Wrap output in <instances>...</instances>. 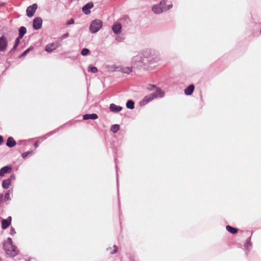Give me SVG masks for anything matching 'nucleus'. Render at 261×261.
Listing matches in <instances>:
<instances>
[{
  "label": "nucleus",
  "instance_id": "nucleus-6",
  "mask_svg": "<svg viewBox=\"0 0 261 261\" xmlns=\"http://www.w3.org/2000/svg\"><path fill=\"white\" fill-rule=\"evenodd\" d=\"M8 41L6 37L3 36L0 37V51H4L7 49Z\"/></svg>",
  "mask_w": 261,
  "mask_h": 261
},
{
  "label": "nucleus",
  "instance_id": "nucleus-35",
  "mask_svg": "<svg viewBox=\"0 0 261 261\" xmlns=\"http://www.w3.org/2000/svg\"><path fill=\"white\" fill-rule=\"evenodd\" d=\"M15 233H16V232H15V229L13 227H11V229H10V234L12 235H13Z\"/></svg>",
  "mask_w": 261,
  "mask_h": 261
},
{
  "label": "nucleus",
  "instance_id": "nucleus-1",
  "mask_svg": "<svg viewBox=\"0 0 261 261\" xmlns=\"http://www.w3.org/2000/svg\"><path fill=\"white\" fill-rule=\"evenodd\" d=\"M160 60L159 54L154 50L146 49L134 55L130 64L134 68H140L149 64L158 62Z\"/></svg>",
  "mask_w": 261,
  "mask_h": 261
},
{
  "label": "nucleus",
  "instance_id": "nucleus-17",
  "mask_svg": "<svg viewBox=\"0 0 261 261\" xmlns=\"http://www.w3.org/2000/svg\"><path fill=\"white\" fill-rule=\"evenodd\" d=\"M98 118V116L96 114H85L83 116L84 120H88V119H93L95 120Z\"/></svg>",
  "mask_w": 261,
  "mask_h": 261
},
{
  "label": "nucleus",
  "instance_id": "nucleus-11",
  "mask_svg": "<svg viewBox=\"0 0 261 261\" xmlns=\"http://www.w3.org/2000/svg\"><path fill=\"white\" fill-rule=\"evenodd\" d=\"M122 26L120 23H116L113 25L112 30L116 34H119L121 32Z\"/></svg>",
  "mask_w": 261,
  "mask_h": 261
},
{
  "label": "nucleus",
  "instance_id": "nucleus-3",
  "mask_svg": "<svg viewBox=\"0 0 261 261\" xmlns=\"http://www.w3.org/2000/svg\"><path fill=\"white\" fill-rule=\"evenodd\" d=\"M103 22L100 19H95L90 24L89 29L92 33H97L102 27Z\"/></svg>",
  "mask_w": 261,
  "mask_h": 261
},
{
  "label": "nucleus",
  "instance_id": "nucleus-40",
  "mask_svg": "<svg viewBox=\"0 0 261 261\" xmlns=\"http://www.w3.org/2000/svg\"><path fill=\"white\" fill-rule=\"evenodd\" d=\"M150 88H149V89L150 90H152L153 88H155V86H154V85H152L150 86Z\"/></svg>",
  "mask_w": 261,
  "mask_h": 261
},
{
  "label": "nucleus",
  "instance_id": "nucleus-26",
  "mask_svg": "<svg viewBox=\"0 0 261 261\" xmlns=\"http://www.w3.org/2000/svg\"><path fill=\"white\" fill-rule=\"evenodd\" d=\"M89 53H90V50L86 48H83L81 51V54H82V55H83L84 56L89 55Z\"/></svg>",
  "mask_w": 261,
  "mask_h": 261
},
{
  "label": "nucleus",
  "instance_id": "nucleus-16",
  "mask_svg": "<svg viewBox=\"0 0 261 261\" xmlns=\"http://www.w3.org/2000/svg\"><path fill=\"white\" fill-rule=\"evenodd\" d=\"M194 90V86L193 85H190L185 89V93L187 95H191L193 93Z\"/></svg>",
  "mask_w": 261,
  "mask_h": 261
},
{
  "label": "nucleus",
  "instance_id": "nucleus-41",
  "mask_svg": "<svg viewBox=\"0 0 261 261\" xmlns=\"http://www.w3.org/2000/svg\"><path fill=\"white\" fill-rule=\"evenodd\" d=\"M38 146V142H36V143L34 144V147L36 148V147H37Z\"/></svg>",
  "mask_w": 261,
  "mask_h": 261
},
{
  "label": "nucleus",
  "instance_id": "nucleus-37",
  "mask_svg": "<svg viewBox=\"0 0 261 261\" xmlns=\"http://www.w3.org/2000/svg\"><path fill=\"white\" fill-rule=\"evenodd\" d=\"M69 36V34L68 33H65L62 36V39L66 38Z\"/></svg>",
  "mask_w": 261,
  "mask_h": 261
},
{
  "label": "nucleus",
  "instance_id": "nucleus-22",
  "mask_svg": "<svg viewBox=\"0 0 261 261\" xmlns=\"http://www.w3.org/2000/svg\"><path fill=\"white\" fill-rule=\"evenodd\" d=\"M226 228L228 232L232 234H236L238 232L237 228L232 227L229 225L226 226Z\"/></svg>",
  "mask_w": 261,
  "mask_h": 261
},
{
  "label": "nucleus",
  "instance_id": "nucleus-42",
  "mask_svg": "<svg viewBox=\"0 0 261 261\" xmlns=\"http://www.w3.org/2000/svg\"><path fill=\"white\" fill-rule=\"evenodd\" d=\"M116 40H118V41H121L120 38L119 37H116Z\"/></svg>",
  "mask_w": 261,
  "mask_h": 261
},
{
  "label": "nucleus",
  "instance_id": "nucleus-30",
  "mask_svg": "<svg viewBox=\"0 0 261 261\" xmlns=\"http://www.w3.org/2000/svg\"><path fill=\"white\" fill-rule=\"evenodd\" d=\"M32 49V48L30 47L29 48H28L27 49H26L20 56V57H23V56H25Z\"/></svg>",
  "mask_w": 261,
  "mask_h": 261
},
{
  "label": "nucleus",
  "instance_id": "nucleus-7",
  "mask_svg": "<svg viewBox=\"0 0 261 261\" xmlns=\"http://www.w3.org/2000/svg\"><path fill=\"white\" fill-rule=\"evenodd\" d=\"M42 19L40 17H36L33 22V27L35 30H38L42 27Z\"/></svg>",
  "mask_w": 261,
  "mask_h": 261
},
{
  "label": "nucleus",
  "instance_id": "nucleus-4",
  "mask_svg": "<svg viewBox=\"0 0 261 261\" xmlns=\"http://www.w3.org/2000/svg\"><path fill=\"white\" fill-rule=\"evenodd\" d=\"M172 7V5L170 4L165 6V5H153L152 7V11L155 14H161L164 11H167L169 10Z\"/></svg>",
  "mask_w": 261,
  "mask_h": 261
},
{
  "label": "nucleus",
  "instance_id": "nucleus-5",
  "mask_svg": "<svg viewBox=\"0 0 261 261\" xmlns=\"http://www.w3.org/2000/svg\"><path fill=\"white\" fill-rule=\"evenodd\" d=\"M37 9V5L36 4H34L32 6L28 7L26 11L27 16L29 17H32Z\"/></svg>",
  "mask_w": 261,
  "mask_h": 261
},
{
  "label": "nucleus",
  "instance_id": "nucleus-36",
  "mask_svg": "<svg viewBox=\"0 0 261 261\" xmlns=\"http://www.w3.org/2000/svg\"><path fill=\"white\" fill-rule=\"evenodd\" d=\"M167 1V0H162V1H161V2H160V5H161V6L165 5V4H166Z\"/></svg>",
  "mask_w": 261,
  "mask_h": 261
},
{
  "label": "nucleus",
  "instance_id": "nucleus-44",
  "mask_svg": "<svg viewBox=\"0 0 261 261\" xmlns=\"http://www.w3.org/2000/svg\"><path fill=\"white\" fill-rule=\"evenodd\" d=\"M260 33H261V30H260Z\"/></svg>",
  "mask_w": 261,
  "mask_h": 261
},
{
  "label": "nucleus",
  "instance_id": "nucleus-27",
  "mask_svg": "<svg viewBox=\"0 0 261 261\" xmlns=\"http://www.w3.org/2000/svg\"><path fill=\"white\" fill-rule=\"evenodd\" d=\"M108 68H110L109 70H111V71L119 70V67H117L115 65H113L112 66L108 67Z\"/></svg>",
  "mask_w": 261,
  "mask_h": 261
},
{
  "label": "nucleus",
  "instance_id": "nucleus-12",
  "mask_svg": "<svg viewBox=\"0 0 261 261\" xmlns=\"http://www.w3.org/2000/svg\"><path fill=\"white\" fill-rule=\"evenodd\" d=\"M11 217H9L7 219L2 220V228L3 229L7 228L11 224Z\"/></svg>",
  "mask_w": 261,
  "mask_h": 261
},
{
  "label": "nucleus",
  "instance_id": "nucleus-43",
  "mask_svg": "<svg viewBox=\"0 0 261 261\" xmlns=\"http://www.w3.org/2000/svg\"><path fill=\"white\" fill-rule=\"evenodd\" d=\"M10 179H15V176L14 175H12L11 176V178H10Z\"/></svg>",
  "mask_w": 261,
  "mask_h": 261
},
{
  "label": "nucleus",
  "instance_id": "nucleus-25",
  "mask_svg": "<svg viewBox=\"0 0 261 261\" xmlns=\"http://www.w3.org/2000/svg\"><path fill=\"white\" fill-rule=\"evenodd\" d=\"M119 129V125L118 124H114L111 127V130L114 133H117Z\"/></svg>",
  "mask_w": 261,
  "mask_h": 261
},
{
  "label": "nucleus",
  "instance_id": "nucleus-20",
  "mask_svg": "<svg viewBox=\"0 0 261 261\" xmlns=\"http://www.w3.org/2000/svg\"><path fill=\"white\" fill-rule=\"evenodd\" d=\"M11 184V179H7L4 180L2 182V187L4 189H7L9 188Z\"/></svg>",
  "mask_w": 261,
  "mask_h": 261
},
{
  "label": "nucleus",
  "instance_id": "nucleus-8",
  "mask_svg": "<svg viewBox=\"0 0 261 261\" xmlns=\"http://www.w3.org/2000/svg\"><path fill=\"white\" fill-rule=\"evenodd\" d=\"M12 170V168L11 166L8 165L3 167L0 169V176L3 177L5 174L10 173Z\"/></svg>",
  "mask_w": 261,
  "mask_h": 261
},
{
  "label": "nucleus",
  "instance_id": "nucleus-24",
  "mask_svg": "<svg viewBox=\"0 0 261 261\" xmlns=\"http://www.w3.org/2000/svg\"><path fill=\"white\" fill-rule=\"evenodd\" d=\"M126 106L128 109H133L134 108V102L132 100H129L127 101Z\"/></svg>",
  "mask_w": 261,
  "mask_h": 261
},
{
  "label": "nucleus",
  "instance_id": "nucleus-28",
  "mask_svg": "<svg viewBox=\"0 0 261 261\" xmlns=\"http://www.w3.org/2000/svg\"><path fill=\"white\" fill-rule=\"evenodd\" d=\"M33 153V152L32 151H27V152H23L21 156L23 158H26L28 155H29V154H32Z\"/></svg>",
  "mask_w": 261,
  "mask_h": 261
},
{
  "label": "nucleus",
  "instance_id": "nucleus-14",
  "mask_svg": "<svg viewBox=\"0 0 261 261\" xmlns=\"http://www.w3.org/2000/svg\"><path fill=\"white\" fill-rule=\"evenodd\" d=\"M122 108L120 106H118L114 103H111L110 106V110L111 112L114 113H117L121 111Z\"/></svg>",
  "mask_w": 261,
  "mask_h": 261
},
{
  "label": "nucleus",
  "instance_id": "nucleus-34",
  "mask_svg": "<svg viewBox=\"0 0 261 261\" xmlns=\"http://www.w3.org/2000/svg\"><path fill=\"white\" fill-rule=\"evenodd\" d=\"M74 22V20L73 19H70L69 20H68L67 22V25H70V24H73Z\"/></svg>",
  "mask_w": 261,
  "mask_h": 261
},
{
  "label": "nucleus",
  "instance_id": "nucleus-21",
  "mask_svg": "<svg viewBox=\"0 0 261 261\" xmlns=\"http://www.w3.org/2000/svg\"><path fill=\"white\" fill-rule=\"evenodd\" d=\"M27 32V29L24 27H21L19 30V38H22Z\"/></svg>",
  "mask_w": 261,
  "mask_h": 261
},
{
  "label": "nucleus",
  "instance_id": "nucleus-39",
  "mask_svg": "<svg viewBox=\"0 0 261 261\" xmlns=\"http://www.w3.org/2000/svg\"><path fill=\"white\" fill-rule=\"evenodd\" d=\"M17 46V45L14 44L13 47L11 49V51L15 50L16 49Z\"/></svg>",
  "mask_w": 261,
  "mask_h": 261
},
{
  "label": "nucleus",
  "instance_id": "nucleus-38",
  "mask_svg": "<svg viewBox=\"0 0 261 261\" xmlns=\"http://www.w3.org/2000/svg\"><path fill=\"white\" fill-rule=\"evenodd\" d=\"M3 142H4L3 137L0 135V145L2 144Z\"/></svg>",
  "mask_w": 261,
  "mask_h": 261
},
{
  "label": "nucleus",
  "instance_id": "nucleus-33",
  "mask_svg": "<svg viewBox=\"0 0 261 261\" xmlns=\"http://www.w3.org/2000/svg\"><path fill=\"white\" fill-rule=\"evenodd\" d=\"M114 249L113 250V251H110V253L112 254L116 253L117 252V247L115 245H114Z\"/></svg>",
  "mask_w": 261,
  "mask_h": 261
},
{
  "label": "nucleus",
  "instance_id": "nucleus-19",
  "mask_svg": "<svg viewBox=\"0 0 261 261\" xmlns=\"http://www.w3.org/2000/svg\"><path fill=\"white\" fill-rule=\"evenodd\" d=\"M57 48V46L54 43H50L46 45L45 50L47 52H51Z\"/></svg>",
  "mask_w": 261,
  "mask_h": 261
},
{
  "label": "nucleus",
  "instance_id": "nucleus-13",
  "mask_svg": "<svg viewBox=\"0 0 261 261\" xmlns=\"http://www.w3.org/2000/svg\"><path fill=\"white\" fill-rule=\"evenodd\" d=\"M151 94L153 96V99H155L158 97H163L164 93L160 88H158L155 92L152 93Z\"/></svg>",
  "mask_w": 261,
  "mask_h": 261
},
{
  "label": "nucleus",
  "instance_id": "nucleus-2",
  "mask_svg": "<svg viewBox=\"0 0 261 261\" xmlns=\"http://www.w3.org/2000/svg\"><path fill=\"white\" fill-rule=\"evenodd\" d=\"M3 247L6 253L10 256H15L18 253V250L13 245L12 240L10 238H8L4 242Z\"/></svg>",
  "mask_w": 261,
  "mask_h": 261
},
{
  "label": "nucleus",
  "instance_id": "nucleus-10",
  "mask_svg": "<svg viewBox=\"0 0 261 261\" xmlns=\"http://www.w3.org/2000/svg\"><path fill=\"white\" fill-rule=\"evenodd\" d=\"M93 3L89 2L86 4L82 8V10L85 14H89L90 13V9L93 7Z\"/></svg>",
  "mask_w": 261,
  "mask_h": 261
},
{
  "label": "nucleus",
  "instance_id": "nucleus-29",
  "mask_svg": "<svg viewBox=\"0 0 261 261\" xmlns=\"http://www.w3.org/2000/svg\"><path fill=\"white\" fill-rule=\"evenodd\" d=\"M251 246V243H250V240L248 239L247 241H246V243L245 245V247L246 248V249H249V247Z\"/></svg>",
  "mask_w": 261,
  "mask_h": 261
},
{
  "label": "nucleus",
  "instance_id": "nucleus-32",
  "mask_svg": "<svg viewBox=\"0 0 261 261\" xmlns=\"http://www.w3.org/2000/svg\"><path fill=\"white\" fill-rule=\"evenodd\" d=\"M21 38H19V37L18 36L15 40V44L16 45H18V44H19L20 43V40L21 39Z\"/></svg>",
  "mask_w": 261,
  "mask_h": 261
},
{
  "label": "nucleus",
  "instance_id": "nucleus-18",
  "mask_svg": "<svg viewBox=\"0 0 261 261\" xmlns=\"http://www.w3.org/2000/svg\"><path fill=\"white\" fill-rule=\"evenodd\" d=\"M6 145L9 147H13L16 145V142L12 137H9L7 139Z\"/></svg>",
  "mask_w": 261,
  "mask_h": 261
},
{
  "label": "nucleus",
  "instance_id": "nucleus-15",
  "mask_svg": "<svg viewBox=\"0 0 261 261\" xmlns=\"http://www.w3.org/2000/svg\"><path fill=\"white\" fill-rule=\"evenodd\" d=\"M134 68L131 65V67L126 66L124 67H119V70L121 71L122 72L126 74H129L132 72V68Z\"/></svg>",
  "mask_w": 261,
  "mask_h": 261
},
{
  "label": "nucleus",
  "instance_id": "nucleus-9",
  "mask_svg": "<svg viewBox=\"0 0 261 261\" xmlns=\"http://www.w3.org/2000/svg\"><path fill=\"white\" fill-rule=\"evenodd\" d=\"M153 99H154L153 96H152L151 94H150L149 95H147L144 97L143 99L140 102V105L141 106H145L148 102L151 101Z\"/></svg>",
  "mask_w": 261,
  "mask_h": 261
},
{
  "label": "nucleus",
  "instance_id": "nucleus-23",
  "mask_svg": "<svg viewBox=\"0 0 261 261\" xmlns=\"http://www.w3.org/2000/svg\"><path fill=\"white\" fill-rule=\"evenodd\" d=\"M88 71L90 72L95 73L97 72V69L96 67L90 65L88 67Z\"/></svg>",
  "mask_w": 261,
  "mask_h": 261
},
{
  "label": "nucleus",
  "instance_id": "nucleus-31",
  "mask_svg": "<svg viewBox=\"0 0 261 261\" xmlns=\"http://www.w3.org/2000/svg\"><path fill=\"white\" fill-rule=\"evenodd\" d=\"M5 199L6 200H10V193L9 192H8L7 193H6L5 195Z\"/></svg>",
  "mask_w": 261,
  "mask_h": 261
}]
</instances>
